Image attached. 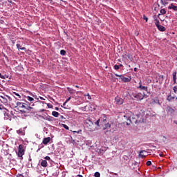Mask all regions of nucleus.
I'll use <instances>...</instances> for the list:
<instances>
[{
	"mask_svg": "<svg viewBox=\"0 0 177 177\" xmlns=\"http://www.w3.org/2000/svg\"><path fill=\"white\" fill-rule=\"evenodd\" d=\"M138 118L139 116L132 113V112H129L124 115V119L127 120V125H131V124H138V122H140V120H139Z\"/></svg>",
	"mask_w": 177,
	"mask_h": 177,
	"instance_id": "f257e3e1",
	"label": "nucleus"
},
{
	"mask_svg": "<svg viewBox=\"0 0 177 177\" xmlns=\"http://www.w3.org/2000/svg\"><path fill=\"white\" fill-rule=\"evenodd\" d=\"M17 107L18 108V110L21 111V113H27L28 114H30V113H32L33 108L30 106L28 104L21 102H17Z\"/></svg>",
	"mask_w": 177,
	"mask_h": 177,
	"instance_id": "f03ea898",
	"label": "nucleus"
},
{
	"mask_svg": "<svg viewBox=\"0 0 177 177\" xmlns=\"http://www.w3.org/2000/svg\"><path fill=\"white\" fill-rule=\"evenodd\" d=\"M145 92L132 93L131 96L133 97V99H136V100H143L145 98Z\"/></svg>",
	"mask_w": 177,
	"mask_h": 177,
	"instance_id": "7ed1b4c3",
	"label": "nucleus"
},
{
	"mask_svg": "<svg viewBox=\"0 0 177 177\" xmlns=\"http://www.w3.org/2000/svg\"><path fill=\"white\" fill-rule=\"evenodd\" d=\"M25 150L24 145H19L18 147L17 156L19 157L20 160H23V156H24Z\"/></svg>",
	"mask_w": 177,
	"mask_h": 177,
	"instance_id": "20e7f679",
	"label": "nucleus"
},
{
	"mask_svg": "<svg viewBox=\"0 0 177 177\" xmlns=\"http://www.w3.org/2000/svg\"><path fill=\"white\" fill-rule=\"evenodd\" d=\"M86 124L87 128H88V129H90V131H91L93 132V131H95V125L93 124V122H92V120H91V119H87L86 120Z\"/></svg>",
	"mask_w": 177,
	"mask_h": 177,
	"instance_id": "39448f33",
	"label": "nucleus"
},
{
	"mask_svg": "<svg viewBox=\"0 0 177 177\" xmlns=\"http://www.w3.org/2000/svg\"><path fill=\"white\" fill-rule=\"evenodd\" d=\"M115 77H120L121 81L122 82H131V80H132V77L131 76H129L128 77H124L122 75H118L117 73H115Z\"/></svg>",
	"mask_w": 177,
	"mask_h": 177,
	"instance_id": "423d86ee",
	"label": "nucleus"
},
{
	"mask_svg": "<svg viewBox=\"0 0 177 177\" xmlns=\"http://www.w3.org/2000/svg\"><path fill=\"white\" fill-rule=\"evenodd\" d=\"M0 100L4 104H8L9 103V100H12V98H10V97H9L8 95H6L5 97L1 95L0 96Z\"/></svg>",
	"mask_w": 177,
	"mask_h": 177,
	"instance_id": "0eeeda50",
	"label": "nucleus"
},
{
	"mask_svg": "<svg viewBox=\"0 0 177 177\" xmlns=\"http://www.w3.org/2000/svg\"><path fill=\"white\" fill-rule=\"evenodd\" d=\"M13 112H9V111H7V112L4 113V118L5 120H8V121H12V117L14 116Z\"/></svg>",
	"mask_w": 177,
	"mask_h": 177,
	"instance_id": "6e6552de",
	"label": "nucleus"
},
{
	"mask_svg": "<svg viewBox=\"0 0 177 177\" xmlns=\"http://www.w3.org/2000/svg\"><path fill=\"white\" fill-rule=\"evenodd\" d=\"M139 85L140 86L138 87V89H140L141 91H145V92H147V86L142 85V80H140Z\"/></svg>",
	"mask_w": 177,
	"mask_h": 177,
	"instance_id": "1a4fd4ad",
	"label": "nucleus"
},
{
	"mask_svg": "<svg viewBox=\"0 0 177 177\" xmlns=\"http://www.w3.org/2000/svg\"><path fill=\"white\" fill-rule=\"evenodd\" d=\"M115 102L118 104H122V103H124V100L122 98L117 97H115Z\"/></svg>",
	"mask_w": 177,
	"mask_h": 177,
	"instance_id": "9d476101",
	"label": "nucleus"
},
{
	"mask_svg": "<svg viewBox=\"0 0 177 177\" xmlns=\"http://www.w3.org/2000/svg\"><path fill=\"white\" fill-rule=\"evenodd\" d=\"M100 123L103 125V124H106L107 122V117H106L104 115L103 117L100 119Z\"/></svg>",
	"mask_w": 177,
	"mask_h": 177,
	"instance_id": "9b49d317",
	"label": "nucleus"
},
{
	"mask_svg": "<svg viewBox=\"0 0 177 177\" xmlns=\"http://www.w3.org/2000/svg\"><path fill=\"white\" fill-rule=\"evenodd\" d=\"M50 142V137H47V138H45L44 140H43V145H48L49 142Z\"/></svg>",
	"mask_w": 177,
	"mask_h": 177,
	"instance_id": "f8f14e48",
	"label": "nucleus"
},
{
	"mask_svg": "<svg viewBox=\"0 0 177 177\" xmlns=\"http://www.w3.org/2000/svg\"><path fill=\"white\" fill-rule=\"evenodd\" d=\"M167 111L169 113V114H174V113H175V109L171 106H167Z\"/></svg>",
	"mask_w": 177,
	"mask_h": 177,
	"instance_id": "ddd939ff",
	"label": "nucleus"
},
{
	"mask_svg": "<svg viewBox=\"0 0 177 177\" xmlns=\"http://www.w3.org/2000/svg\"><path fill=\"white\" fill-rule=\"evenodd\" d=\"M41 167H44V168H46L48 167V162L46 160H41Z\"/></svg>",
	"mask_w": 177,
	"mask_h": 177,
	"instance_id": "4468645a",
	"label": "nucleus"
},
{
	"mask_svg": "<svg viewBox=\"0 0 177 177\" xmlns=\"http://www.w3.org/2000/svg\"><path fill=\"white\" fill-rule=\"evenodd\" d=\"M154 21L155 22V25L156 26V27H159L160 25V21H158V19H157V17L154 16Z\"/></svg>",
	"mask_w": 177,
	"mask_h": 177,
	"instance_id": "2eb2a0df",
	"label": "nucleus"
},
{
	"mask_svg": "<svg viewBox=\"0 0 177 177\" xmlns=\"http://www.w3.org/2000/svg\"><path fill=\"white\" fill-rule=\"evenodd\" d=\"M17 48L19 50H26V47H21V45L17 44Z\"/></svg>",
	"mask_w": 177,
	"mask_h": 177,
	"instance_id": "dca6fc26",
	"label": "nucleus"
},
{
	"mask_svg": "<svg viewBox=\"0 0 177 177\" xmlns=\"http://www.w3.org/2000/svg\"><path fill=\"white\" fill-rule=\"evenodd\" d=\"M110 128H111V124L110 123H105V126L103 129H110Z\"/></svg>",
	"mask_w": 177,
	"mask_h": 177,
	"instance_id": "f3484780",
	"label": "nucleus"
},
{
	"mask_svg": "<svg viewBox=\"0 0 177 177\" xmlns=\"http://www.w3.org/2000/svg\"><path fill=\"white\" fill-rule=\"evenodd\" d=\"M158 30H159V31H165V30H167V28H165V27L162 26H159L157 27Z\"/></svg>",
	"mask_w": 177,
	"mask_h": 177,
	"instance_id": "a211bd4d",
	"label": "nucleus"
},
{
	"mask_svg": "<svg viewBox=\"0 0 177 177\" xmlns=\"http://www.w3.org/2000/svg\"><path fill=\"white\" fill-rule=\"evenodd\" d=\"M169 9H173V10H175L176 12L177 11V6L174 5V4H171V6H169Z\"/></svg>",
	"mask_w": 177,
	"mask_h": 177,
	"instance_id": "6ab92c4d",
	"label": "nucleus"
},
{
	"mask_svg": "<svg viewBox=\"0 0 177 177\" xmlns=\"http://www.w3.org/2000/svg\"><path fill=\"white\" fill-rule=\"evenodd\" d=\"M173 81L174 84H176V71L173 73Z\"/></svg>",
	"mask_w": 177,
	"mask_h": 177,
	"instance_id": "aec40b11",
	"label": "nucleus"
},
{
	"mask_svg": "<svg viewBox=\"0 0 177 177\" xmlns=\"http://www.w3.org/2000/svg\"><path fill=\"white\" fill-rule=\"evenodd\" d=\"M160 14H158V17L160 19V16H161V15H165V13H167V11L165 10V9H161L160 10Z\"/></svg>",
	"mask_w": 177,
	"mask_h": 177,
	"instance_id": "412c9836",
	"label": "nucleus"
},
{
	"mask_svg": "<svg viewBox=\"0 0 177 177\" xmlns=\"http://www.w3.org/2000/svg\"><path fill=\"white\" fill-rule=\"evenodd\" d=\"M160 3L165 6V5H168V0H160Z\"/></svg>",
	"mask_w": 177,
	"mask_h": 177,
	"instance_id": "4be33fe9",
	"label": "nucleus"
},
{
	"mask_svg": "<svg viewBox=\"0 0 177 177\" xmlns=\"http://www.w3.org/2000/svg\"><path fill=\"white\" fill-rule=\"evenodd\" d=\"M52 115H53V117H59V112L54 111L52 112Z\"/></svg>",
	"mask_w": 177,
	"mask_h": 177,
	"instance_id": "5701e85b",
	"label": "nucleus"
},
{
	"mask_svg": "<svg viewBox=\"0 0 177 177\" xmlns=\"http://www.w3.org/2000/svg\"><path fill=\"white\" fill-rule=\"evenodd\" d=\"M45 120H46V121H53V117L47 116V117H46Z\"/></svg>",
	"mask_w": 177,
	"mask_h": 177,
	"instance_id": "b1692460",
	"label": "nucleus"
},
{
	"mask_svg": "<svg viewBox=\"0 0 177 177\" xmlns=\"http://www.w3.org/2000/svg\"><path fill=\"white\" fill-rule=\"evenodd\" d=\"M67 90L69 92V93H71V95H73V93H74V90L73 88L68 87Z\"/></svg>",
	"mask_w": 177,
	"mask_h": 177,
	"instance_id": "393cba45",
	"label": "nucleus"
},
{
	"mask_svg": "<svg viewBox=\"0 0 177 177\" xmlns=\"http://www.w3.org/2000/svg\"><path fill=\"white\" fill-rule=\"evenodd\" d=\"M144 153H146V151H141L140 152V157H141L142 158H143L144 157H146V156L143 155Z\"/></svg>",
	"mask_w": 177,
	"mask_h": 177,
	"instance_id": "a878e982",
	"label": "nucleus"
},
{
	"mask_svg": "<svg viewBox=\"0 0 177 177\" xmlns=\"http://www.w3.org/2000/svg\"><path fill=\"white\" fill-rule=\"evenodd\" d=\"M26 98L27 99V100H28L29 102H34V98L30 96H27L26 97Z\"/></svg>",
	"mask_w": 177,
	"mask_h": 177,
	"instance_id": "bb28decb",
	"label": "nucleus"
},
{
	"mask_svg": "<svg viewBox=\"0 0 177 177\" xmlns=\"http://www.w3.org/2000/svg\"><path fill=\"white\" fill-rule=\"evenodd\" d=\"M174 99H175V97H171V95H168L167 97V100H169V102H171V100H174Z\"/></svg>",
	"mask_w": 177,
	"mask_h": 177,
	"instance_id": "cd10ccee",
	"label": "nucleus"
},
{
	"mask_svg": "<svg viewBox=\"0 0 177 177\" xmlns=\"http://www.w3.org/2000/svg\"><path fill=\"white\" fill-rule=\"evenodd\" d=\"M60 55H62V56H66V50H60Z\"/></svg>",
	"mask_w": 177,
	"mask_h": 177,
	"instance_id": "c85d7f7f",
	"label": "nucleus"
},
{
	"mask_svg": "<svg viewBox=\"0 0 177 177\" xmlns=\"http://www.w3.org/2000/svg\"><path fill=\"white\" fill-rule=\"evenodd\" d=\"M14 95H15V96H17V99L19 100V99H21V96L19 95V93H14Z\"/></svg>",
	"mask_w": 177,
	"mask_h": 177,
	"instance_id": "c756f323",
	"label": "nucleus"
},
{
	"mask_svg": "<svg viewBox=\"0 0 177 177\" xmlns=\"http://www.w3.org/2000/svg\"><path fill=\"white\" fill-rule=\"evenodd\" d=\"M100 123V119H98L95 122V124L97 125V127H100L99 124Z\"/></svg>",
	"mask_w": 177,
	"mask_h": 177,
	"instance_id": "7c9ffc66",
	"label": "nucleus"
},
{
	"mask_svg": "<svg viewBox=\"0 0 177 177\" xmlns=\"http://www.w3.org/2000/svg\"><path fill=\"white\" fill-rule=\"evenodd\" d=\"M94 176L95 177H100V173H99V172H95V174H94Z\"/></svg>",
	"mask_w": 177,
	"mask_h": 177,
	"instance_id": "2f4dec72",
	"label": "nucleus"
},
{
	"mask_svg": "<svg viewBox=\"0 0 177 177\" xmlns=\"http://www.w3.org/2000/svg\"><path fill=\"white\" fill-rule=\"evenodd\" d=\"M62 127H63V128H64L65 129H67V130L69 129L68 126H67V124H62Z\"/></svg>",
	"mask_w": 177,
	"mask_h": 177,
	"instance_id": "473e14b6",
	"label": "nucleus"
},
{
	"mask_svg": "<svg viewBox=\"0 0 177 177\" xmlns=\"http://www.w3.org/2000/svg\"><path fill=\"white\" fill-rule=\"evenodd\" d=\"M44 160H47V161H50V157H49V156H46L45 158H44Z\"/></svg>",
	"mask_w": 177,
	"mask_h": 177,
	"instance_id": "72a5a7b5",
	"label": "nucleus"
},
{
	"mask_svg": "<svg viewBox=\"0 0 177 177\" xmlns=\"http://www.w3.org/2000/svg\"><path fill=\"white\" fill-rule=\"evenodd\" d=\"M17 133H19V135H23V130H17Z\"/></svg>",
	"mask_w": 177,
	"mask_h": 177,
	"instance_id": "f704fd0d",
	"label": "nucleus"
},
{
	"mask_svg": "<svg viewBox=\"0 0 177 177\" xmlns=\"http://www.w3.org/2000/svg\"><path fill=\"white\" fill-rule=\"evenodd\" d=\"M114 69H115V70H120V66H118V65H117V64L115 65V66H114Z\"/></svg>",
	"mask_w": 177,
	"mask_h": 177,
	"instance_id": "c9c22d12",
	"label": "nucleus"
},
{
	"mask_svg": "<svg viewBox=\"0 0 177 177\" xmlns=\"http://www.w3.org/2000/svg\"><path fill=\"white\" fill-rule=\"evenodd\" d=\"M146 165H147V167H150V165H151V161L150 160L147 161Z\"/></svg>",
	"mask_w": 177,
	"mask_h": 177,
	"instance_id": "e433bc0d",
	"label": "nucleus"
},
{
	"mask_svg": "<svg viewBox=\"0 0 177 177\" xmlns=\"http://www.w3.org/2000/svg\"><path fill=\"white\" fill-rule=\"evenodd\" d=\"M71 100V97H69L66 101L65 103H67L68 102H70Z\"/></svg>",
	"mask_w": 177,
	"mask_h": 177,
	"instance_id": "4c0bfd02",
	"label": "nucleus"
},
{
	"mask_svg": "<svg viewBox=\"0 0 177 177\" xmlns=\"http://www.w3.org/2000/svg\"><path fill=\"white\" fill-rule=\"evenodd\" d=\"M143 19H144V20H145V21H146V22H147V21H148V20H149V19H148L146 16H145V15H144Z\"/></svg>",
	"mask_w": 177,
	"mask_h": 177,
	"instance_id": "58836bf2",
	"label": "nucleus"
},
{
	"mask_svg": "<svg viewBox=\"0 0 177 177\" xmlns=\"http://www.w3.org/2000/svg\"><path fill=\"white\" fill-rule=\"evenodd\" d=\"M0 78H1L2 80H5V76L2 75V74L0 73Z\"/></svg>",
	"mask_w": 177,
	"mask_h": 177,
	"instance_id": "ea45409f",
	"label": "nucleus"
},
{
	"mask_svg": "<svg viewBox=\"0 0 177 177\" xmlns=\"http://www.w3.org/2000/svg\"><path fill=\"white\" fill-rule=\"evenodd\" d=\"M17 177H24V176H23L22 174H18Z\"/></svg>",
	"mask_w": 177,
	"mask_h": 177,
	"instance_id": "a19ab883",
	"label": "nucleus"
},
{
	"mask_svg": "<svg viewBox=\"0 0 177 177\" xmlns=\"http://www.w3.org/2000/svg\"><path fill=\"white\" fill-rule=\"evenodd\" d=\"M39 99H40L41 100H45V99H44L43 97H39Z\"/></svg>",
	"mask_w": 177,
	"mask_h": 177,
	"instance_id": "79ce46f5",
	"label": "nucleus"
},
{
	"mask_svg": "<svg viewBox=\"0 0 177 177\" xmlns=\"http://www.w3.org/2000/svg\"><path fill=\"white\" fill-rule=\"evenodd\" d=\"M118 66H119V68H120V67H124V66L122 64H119Z\"/></svg>",
	"mask_w": 177,
	"mask_h": 177,
	"instance_id": "37998d69",
	"label": "nucleus"
},
{
	"mask_svg": "<svg viewBox=\"0 0 177 177\" xmlns=\"http://www.w3.org/2000/svg\"><path fill=\"white\" fill-rule=\"evenodd\" d=\"M174 124H176L177 125V120H174Z\"/></svg>",
	"mask_w": 177,
	"mask_h": 177,
	"instance_id": "c03bdc74",
	"label": "nucleus"
},
{
	"mask_svg": "<svg viewBox=\"0 0 177 177\" xmlns=\"http://www.w3.org/2000/svg\"><path fill=\"white\" fill-rule=\"evenodd\" d=\"M3 106H2V105H0V110H2V108H3Z\"/></svg>",
	"mask_w": 177,
	"mask_h": 177,
	"instance_id": "a18cd8bd",
	"label": "nucleus"
},
{
	"mask_svg": "<svg viewBox=\"0 0 177 177\" xmlns=\"http://www.w3.org/2000/svg\"><path fill=\"white\" fill-rule=\"evenodd\" d=\"M134 71H138V68H134Z\"/></svg>",
	"mask_w": 177,
	"mask_h": 177,
	"instance_id": "49530a36",
	"label": "nucleus"
},
{
	"mask_svg": "<svg viewBox=\"0 0 177 177\" xmlns=\"http://www.w3.org/2000/svg\"><path fill=\"white\" fill-rule=\"evenodd\" d=\"M48 107H49L50 109H52V108L53 107V106L50 105V106H48Z\"/></svg>",
	"mask_w": 177,
	"mask_h": 177,
	"instance_id": "de8ad7c7",
	"label": "nucleus"
},
{
	"mask_svg": "<svg viewBox=\"0 0 177 177\" xmlns=\"http://www.w3.org/2000/svg\"><path fill=\"white\" fill-rule=\"evenodd\" d=\"M77 176H78V177H84V176H82V175H80V174L77 175Z\"/></svg>",
	"mask_w": 177,
	"mask_h": 177,
	"instance_id": "09e8293b",
	"label": "nucleus"
},
{
	"mask_svg": "<svg viewBox=\"0 0 177 177\" xmlns=\"http://www.w3.org/2000/svg\"><path fill=\"white\" fill-rule=\"evenodd\" d=\"M30 95H31V96H33L34 97V95L32 93H30Z\"/></svg>",
	"mask_w": 177,
	"mask_h": 177,
	"instance_id": "8fccbe9b",
	"label": "nucleus"
},
{
	"mask_svg": "<svg viewBox=\"0 0 177 177\" xmlns=\"http://www.w3.org/2000/svg\"><path fill=\"white\" fill-rule=\"evenodd\" d=\"M55 110L58 111V110H59V108L55 107Z\"/></svg>",
	"mask_w": 177,
	"mask_h": 177,
	"instance_id": "3c124183",
	"label": "nucleus"
},
{
	"mask_svg": "<svg viewBox=\"0 0 177 177\" xmlns=\"http://www.w3.org/2000/svg\"><path fill=\"white\" fill-rule=\"evenodd\" d=\"M66 102H65L63 104V106H66Z\"/></svg>",
	"mask_w": 177,
	"mask_h": 177,
	"instance_id": "603ef678",
	"label": "nucleus"
},
{
	"mask_svg": "<svg viewBox=\"0 0 177 177\" xmlns=\"http://www.w3.org/2000/svg\"><path fill=\"white\" fill-rule=\"evenodd\" d=\"M75 88H80V86H78L77 85L75 86Z\"/></svg>",
	"mask_w": 177,
	"mask_h": 177,
	"instance_id": "864d4df0",
	"label": "nucleus"
},
{
	"mask_svg": "<svg viewBox=\"0 0 177 177\" xmlns=\"http://www.w3.org/2000/svg\"><path fill=\"white\" fill-rule=\"evenodd\" d=\"M160 157H162V154L160 153Z\"/></svg>",
	"mask_w": 177,
	"mask_h": 177,
	"instance_id": "5fc2aeb1",
	"label": "nucleus"
},
{
	"mask_svg": "<svg viewBox=\"0 0 177 177\" xmlns=\"http://www.w3.org/2000/svg\"><path fill=\"white\" fill-rule=\"evenodd\" d=\"M160 21H164V19H160Z\"/></svg>",
	"mask_w": 177,
	"mask_h": 177,
	"instance_id": "6e6d98bb",
	"label": "nucleus"
},
{
	"mask_svg": "<svg viewBox=\"0 0 177 177\" xmlns=\"http://www.w3.org/2000/svg\"><path fill=\"white\" fill-rule=\"evenodd\" d=\"M10 1V3H12V1Z\"/></svg>",
	"mask_w": 177,
	"mask_h": 177,
	"instance_id": "4d7b16f0",
	"label": "nucleus"
},
{
	"mask_svg": "<svg viewBox=\"0 0 177 177\" xmlns=\"http://www.w3.org/2000/svg\"><path fill=\"white\" fill-rule=\"evenodd\" d=\"M32 160V159H29V161H31Z\"/></svg>",
	"mask_w": 177,
	"mask_h": 177,
	"instance_id": "13d9d810",
	"label": "nucleus"
},
{
	"mask_svg": "<svg viewBox=\"0 0 177 177\" xmlns=\"http://www.w3.org/2000/svg\"><path fill=\"white\" fill-rule=\"evenodd\" d=\"M12 44H15V41H12Z\"/></svg>",
	"mask_w": 177,
	"mask_h": 177,
	"instance_id": "bf43d9fd",
	"label": "nucleus"
},
{
	"mask_svg": "<svg viewBox=\"0 0 177 177\" xmlns=\"http://www.w3.org/2000/svg\"><path fill=\"white\" fill-rule=\"evenodd\" d=\"M60 1H63V0H60Z\"/></svg>",
	"mask_w": 177,
	"mask_h": 177,
	"instance_id": "052dcab7",
	"label": "nucleus"
}]
</instances>
